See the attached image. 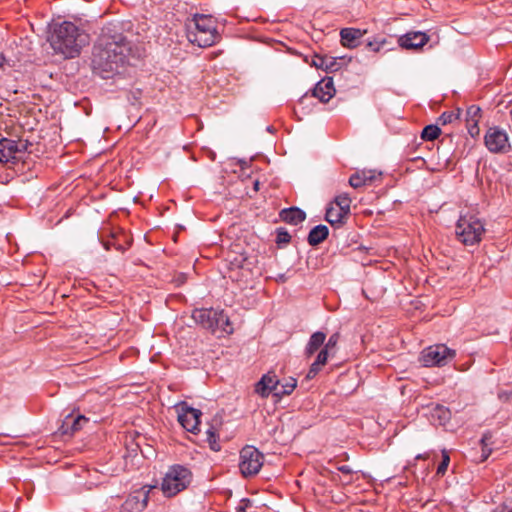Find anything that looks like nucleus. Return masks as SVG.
<instances>
[{
  "mask_svg": "<svg viewBox=\"0 0 512 512\" xmlns=\"http://www.w3.org/2000/svg\"><path fill=\"white\" fill-rule=\"evenodd\" d=\"M130 54L131 44L127 38L118 33L116 26L108 25L102 29V34L94 47L93 69L102 78H110L124 67Z\"/></svg>",
  "mask_w": 512,
  "mask_h": 512,
  "instance_id": "f257e3e1",
  "label": "nucleus"
},
{
  "mask_svg": "<svg viewBox=\"0 0 512 512\" xmlns=\"http://www.w3.org/2000/svg\"><path fill=\"white\" fill-rule=\"evenodd\" d=\"M49 42L56 53L62 54L65 58H74L88 43V35L74 23L64 21L54 25Z\"/></svg>",
  "mask_w": 512,
  "mask_h": 512,
  "instance_id": "f03ea898",
  "label": "nucleus"
},
{
  "mask_svg": "<svg viewBox=\"0 0 512 512\" xmlns=\"http://www.w3.org/2000/svg\"><path fill=\"white\" fill-rule=\"evenodd\" d=\"M186 27L188 40L199 47H210L221 38L217 21L211 15L196 14L188 20Z\"/></svg>",
  "mask_w": 512,
  "mask_h": 512,
  "instance_id": "7ed1b4c3",
  "label": "nucleus"
},
{
  "mask_svg": "<svg viewBox=\"0 0 512 512\" xmlns=\"http://www.w3.org/2000/svg\"><path fill=\"white\" fill-rule=\"evenodd\" d=\"M193 474L189 468L175 464L169 467L161 482V491L167 498H171L186 490L191 484Z\"/></svg>",
  "mask_w": 512,
  "mask_h": 512,
  "instance_id": "20e7f679",
  "label": "nucleus"
},
{
  "mask_svg": "<svg viewBox=\"0 0 512 512\" xmlns=\"http://www.w3.org/2000/svg\"><path fill=\"white\" fill-rule=\"evenodd\" d=\"M484 233V223L480 218L470 213L460 215L456 223L455 234L462 244L466 246L478 244Z\"/></svg>",
  "mask_w": 512,
  "mask_h": 512,
  "instance_id": "39448f33",
  "label": "nucleus"
},
{
  "mask_svg": "<svg viewBox=\"0 0 512 512\" xmlns=\"http://www.w3.org/2000/svg\"><path fill=\"white\" fill-rule=\"evenodd\" d=\"M192 318L197 324L212 333L231 334L233 332L229 317L223 310L196 309L192 313Z\"/></svg>",
  "mask_w": 512,
  "mask_h": 512,
  "instance_id": "423d86ee",
  "label": "nucleus"
},
{
  "mask_svg": "<svg viewBox=\"0 0 512 512\" xmlns=\"http://www.w3.org/2000/svg\"><path fill=\"white\" fill-rule=\"evenodd\" d=\"M264 455L253 446H245L240 451L239 469L244 477H251L263 466Z\"/></svg>",
  "mask_w": 512,
  "mask_h": 512,
  "instance_id": "0eeeda50",
  "label": "nucleus"
},
{
  "mask_svg": "<svg viewBox=\"0 0 512 512\" xmlns=\"http://www.w3.org/2000/svg\"><path fill=\"white\" fill-rule=\"evenodd\" d=\"M455 350L444 344L430 346L424 349L420 356L421 363L426 367L445 366L454 359Z\"/></svg>",
  "mask_w": 512,
  "mask_h": 512,
  "instance_id": "6e6552de",
  "label": "nucleus"
},
{
  "mask_svg": "<svg viewBox=\"0 0 512 512\" xmlns=\"http://www.w3.org/2000/svg\"><path fill=\"white\" fill-rule=\"evenodd\" d=\"M486 148L495 154H504L510 150L509 138L505 130L499 127H490L484 136Z\"/></svg>",
  "mask_w": 512,
  "mask_h": 512,
  "instance_id": "1a4fd4ad",
  "label": "nucleus"
},
{
  "mask_svg": "<svg viewBox=\"0 0 512 512\" xmlns=\"http://www.w3.org/2000/svg\"><path fill=\"white\" fill-rule=\"evenodd\" d=\"M155 485H145L133 491L120 507V512H142L147 507L150 492Z\"/></svg>",
  "mask_w": 512,
  "mask_h": 512,
  "instance_id": "9d476101",
  "label": "nucleus"
},
{
  "mask_svg": "<svg viewBox=\"0 0 512 512\" xmlns=\"http://www.w3.org/2000/svg\"><path fill=\"white\" fill-rule=\"evenodd\" d=\"M201 415L200 410L189 407L185 402L178 406V421L188 432L196 434L199 431Z\"/></svg>",
  "mask_w": 512,
  "mask_h": 512,
  "instance_id": "9b49d317",
  "label": "nucleus"
},
{
  "mask_svg": "<svg viewBox=\"0 0 512 512\" xmlns=\"http://www.w3.org/2000/svg\"><path fill=\"white\" fill-rule=\"evenodd\" d=\"M429 41V36L420 31L407 32L398 38V44L401 48L407 50H419Z\"/></svg>",
  "mask_w": 512,
  "mask_h": 512,
  "instance_id": "f8f14e48",
  "label": "nucleus"
},
{
  "mask_svg": "<svg viewBox=\"0 0 512 512\" xmlns=\"http://www.w3.org/2000/svg\"><path fill=\"white\" fill-rule=\"evenodd\" d=\"M24 148V144L15 140L7 138L0 139V162H13L17 159V154L21 153Z\"/></svg>",
  "mask_w": 512,
  "mask_h": 512,
  "instance_id": "ddd939ff",
  "label": "nucleus"
},
{
  "mask_svg": "<svg viewBox=\"0 0 512 512\" xmlns=\"http://www.w3.org/2000/svg\"><path fill=\"white\" fill-rule=\"evenodd\" d=\"M382 173L376 170H360L352 174L349 178L351 187L357 189L363 186H369L381 180Z\"/></svg>",
  "mask_w": 512,
  "mask_h": 512,
  "instance_id": "4468645a",
  "label": "nucleus"
},
{
  "mask_svg": "<svg viewBox=\"0 0 512 512\" xmlns=\"http://www.w3.org/2000/svg\"><path fill=\"white\" fill-rule=\"evenodd\" d=\"M335 92L333 79L327 77L315 85L312 90V97L319 99L322 103H327L335 95Z\"/></svg>",
  "mask_w": 512,
  "mask_h": 512,
  "instance_id": "2eb2a0df",
  "label": "nucleus"
},
{
  "mask_svg": "<svg viewBox=\"0 0 512 512\" xmlns=\"http://www.w3.org/2000/svg\"><path fill=\"white\" fill-rule=\"evenodd\" d=\"M87 422L88 418L83 415L73 416L69 414L64 418L60 431L63 435H73L75 432L82 429L83 425Z\"/></svg>",
  "mask_w": 512,
  "mask_h": 512,
  "instance_id": "dca6fc26",
  "label": "nucleus"
},
{
  "mask_svg": "<svg viewBox=\"0 0 512 512\" xmlns=\"http://www.w3.org/2000/svg\"><path fill=\"white\" fill-rule=\"evenodd\" d=\"M311 65L326 72H334L340 69V63L337 59L327 55H314Z\"/></svg>",
  "mask_w": 512,
  "mask_h": 512,
  "instance_id": "f3484780",
  "label": "nucleus"
},
{
  "mask_svg": "<svg viewBox=\"0 0 512 512\" xmlns=\"http://www.w3.org/2000/svg\"><path fill=\"white\" fill-rule=\"evenodd\" d=\"M279 380L275 375L266 374L257 382L255 392L261 397H268L277 388Z\"/></svg>",
  "mask_w": 512,
  "mask_h": 512,
  "instance_id": "a211bd4d",
  "label": "nucleus"
},
{
  "mask_svg": "<svg viewBox=\"0 0 512 512\" xmlns=\"http://www.w3.org/2000/svg\"><path fill=\"white\" fill-rule=\"evenodd\" d=\"M363 33L360 29L356 28H343L340 31L341 43L344 47L354 48L358 45V41Z\"/></svg>",
  "mask_w": 512,
  "mask_h": 512,
  "instance_id": "6ab92c4d",
  "label": "nucleus"
},
{
  "mask_svg": "<svg viewBox=\"0 0 512 512\" xmlns=\"http://www.w3.org/2000/svg\"><path fill=\"white\" fill-rule=\"evenodd\" d=\"M280 217L284 222L288 224L298 225L305 220L306 214L304 211L297 207H291L288 209H283L280 212Z\"/></svg>",
  "mask_w": 512,
  "mask_h": 512,
  "instance_id": "aec40b11",
  "label": "nucleus"
},
{
  "mask_svg": "<svg viewBox=\"0 0 512 512\" xmlns=\"http://www.w3.org/2000/svg\"><path fill=\"white\" fill-rule=\"evenodd\" d=\"M349 214L350 213L344 212L341 210V208L335 206L334 204H331V206L326 210L325 219L333 226L342 225L346 221Z\"/></svg>",
  "mask_w": 512,
  "mask_h": 512,
  "instance_id": "412c9836",
  "label": "nucleus"
},
{
  "mask_svg": "<svg viewBox=\"0 0 512 512\" xmlns=\"http://www.w3.org/2000/svg\"><path fill=\"white\" fill-rule=\"evenodd\" d=\"M330 354H332L330 350L326 349L325 347H322L315 361L310 366V369L307 373V378H314L318 374L321 368L327 363Z\"/></svg>",
  "mask_w": 512,
  "mask_h": 512,
  "instance_id": "4be33fe9",
  "label": "nucleus"
},
{
  "mask_svg": "<svg viewBox=\"0 0 512 512\" xmlns=\"http://www.w3.org/2000/svg\"><path fill=\"white\" fill-rule=\"evenodd\" d=\"M326 334L321 331L314 332L306 345L305 354L310 357L322 346H324Z\"/></svg>",
  "mask_w": 512,
  "mask_h": 512,
  "instance_id": "5701e85b",
  "label": "nucleus"
},
{
  "mask_svg": "<svg viewBox=\"0 0 512 512\" xmlns=\"http://www.w3.org/2000/svg\"><path fill=\"white\" fill-rule=\"evenodd\" d=\"M329 235V229L325 225H317L308 234L309 245L316 246L322 243Z\"/></svg>",
  "mask_w": 512,
  "mask_h": 512,
  "instance_id": "b1692460",
  "label": "nucleus"
},
{
  "mask_svg": "<svg viewBox=\"0 0 512 512\" xmlns=\"http://www.w3.org/2000/svg\"><path fill=\"white\" fill-rule=\"evenodd\" d=\"M351 202L352 200L347 193H341L335 197L334 202L332 204L341 208V210H343L344 212L350 213Z\"/></svg>",
  "mask_w": 512,
  "mask_h": 512,
  "instance_id": "393cba45",
  "label": "nucleus"
},
{
  "mask_svg": "<svg viewBox=\"0 0 512 512\" xmlns=\"http://www.w3.org/2000/svg\"><path fill=\"white\" fill-rule=\"evenodd\" d=\"M440 133H441V130H440V128L438 126H436V125H427L423 129V131L421 133V137H422L423 140L433 141L436 138H438Z\"/></svg>",
  "mask_w": 512,
  "mask_h": 512,
  "instance_id": "a878e982",
  "label": "nucleus"
},
{
  "mask_svg": "<svg viewBox=\"0 0 512 512\" xmlns=\"http://www.w3.org/2000/svg\"><path fill=\"white\" fill-rule=\"evenodd\" d=\"M450 415L451 414L449 409L442 405H437L432 412V417H437L440 424H444L446 421H448L450 419Z\"/></svg>",
  "mask_w": 512,
  "mask_h": 512,
  "instance_id": "bb28decb",
  "label": "nucleus"
},
{
  "mask_svg": "<svg viewBox=\"0 0 512 512\" xmlns=\"http://www.w3.org/2000/svg\"><path fill=\"white\" fill-rule=\"evenodd\" d=\"M481 118V108L477 105H471L467 108L466 111V122H479Z\"/></svg>",
  "mask_w": 512,
  "mask_h": 512,
  "instance_id": "cd10ccee",
  "label": "nucleus"
},
{
  "mask_svg": "<svg viewBox=\"0 0 512 512\" xmlns=\"http://www.w3.org/2000/svg\"><path fill=\"white\" fill-rule=\"evenodd\" d=\"M206 434L210 448L213 451H219L221 449V446L217 441L218 436L216 435V433L212 430V428H210L207 430Z\"/></svg>",
  "mask_w": 512,
  "mask_h": 512,
  "instance_id": "c85d7f7f",
  "label": "nucleus"
},
{
  "mask_svg": "<svg viewBox=\"0 0 512 512\" xmlns=\"http://www.w3.org/2000/svg\"><path fill=\"white\" fill-rule=\"evenodd\" d=\"M449 463H450V457L446 451H443L442 452V461L440 462V464L437 467V472H436L437 475L443 476L447 471Z\"/></svg>",
  "mask_w": 512,
  "mask_h": 512,
  "instance_id": "c756f323",
  "label": "nucleus"
},
{
  "mask_svg": "<svg viewBox=\"0 0 512 512\" xmlns=\"http://www.w3.org/2000/svg\"><path fill=\"white\" fill-rule=\"evenodd\" d=\"M340 335L339 333L332 334L328 341L324 343V346L326 349L330 350L332 352V355L335 354L336 346L339 342Z\"/></svg>",
  "mask_w": 512,
  "mask_h": 512,
  "instance_id": "7c9ffc66",
  "label": "nucleus"
},
{
  "mask_svg": "<svg viewBox=\"0 0 512 512\" xmlns=\"http://www.w3.org/2000/svg\"><path fill=\"white\" fill-rule=\"evenodd\" d=\"M296 386H297L296 379L291 377L288 380H286L284 383H282L283 391L281 393L290 395L294 391Z\"/></svg>",
  "mask_w": 512,
  "mask_h": 512,
  "instance_id": "2f4dec72",
  "label": "nucleus"
},
{
  "mask_svg": "<svg viewBox=\"0 0 512 512\" xmlns=\"http://www.w3.org/2000/svg\"><path fill=\"white\" fill-rule=\"evenodd\" d=\"M291 240V236L290 234L283 228H278L277 229V238H276V242L278 244H287L289 243Z\"/></svg>",
  "mask_w": 512,
  "mask_h": 512,
  "instance_id": "473e14b6",
  "label": "nucleus"
},
{
  "mask_svg": "<svg viewBox=\"0 0 512 512\" xmlns=\"http://www.w3.org/2000/svg\"><path fill=\"white\" fill-rule=\"evenodd\" d=\"M457 116L453 112H444L439 117V121L445 125L447 123H451L454 119H456Z\"/></svg>",
  "mask_w": 512,
  "mask_h": 512,
  "instance_id": "72a5a7b5",
  "label": "nucleus"
},
{
  "mask_svg": "<svg viewBox=\"0 0 512 512\" xmlns=\"http://www.w3.org/2000/svg\"><path fill=\"white\" fill-rule=\"evenodd\" d=\"M478 123L479 122L467 123L468 133L473 138L477 137L480 133V128L478 126Z\"/></svg>",
  "mask_w": 512,
  "mask_h": 512,
  "instance_id": "f704fd0d",
  "label": "nucleus"
},
{
  "mask_svg": "<svg viewBox=\"0 0 512 512\" xmlns=\"http://www.w3.org/2000/svg\"><path fill=\"white\" fill-rule=\"evenodd\" d=\"M337 470L346 475H351L354 472L353 469L348 465L338 466Z\"/></svg>",
  "mask_w": 512,
  "mask_h": 512,
  "instance_id": "c9c22d12",
  "label": "nucleus"
},
{
  "mask_svg": "<svg viewBox=\"0 0 512 512\" xmlns=\"http://www.w3.org/2000/svg\"><path fill=\"white\" fill-rule=\"evenodd\" d=\"M382 44L383 43H379V42H368L366 46L370 50H372L374 52H378L380 50V47Z\"/></svg>",
  "mask_w": 512,
  "mask_h": 512,
  "instance_id": "e433bc0d",
  "label": "nucleus"
},
{
  "mask_svg": "<svg viewBox=\"0 0 512 512\" xmlns=\"http://www.w3.org/2000/svg\"><path fill=\"white\" fill-rule=\"evenodd\" d=\"M283 391V387H282V383H280V381L277 383V388L275 390L272 391V393L277 396V397H282V396H285L286 394H282L281 392Z\"/></svg>",
  "mask_w": 512,
  "mask_h": 512,
  "instance_id": "4c0bfd02",
  "label": "nucleus"
},
{
  "mask_svg": "<svg viewBox=\"0 0 512 512\" xmlns=\"http://www.w3.org/2000/svg\"><path fill=\"white\" fill-rule=\"evenodd\" d=\"M5 61V57L3 56V54H0V67L3 65Z\"/></svg>",
  "mask_w": 512,
  "mask_h": 512,
  "instance_id": "58836bf2",
  "label": "nucleus"
},
{
  "mask_svg": "<svg viewBox=\"0 0 512 512\" xmlns=\"http://www.w3.org/2000/svg\"><path fill=\"white\" fill-rule=\"evenodd\" d=\"M238 512H244V508H242V507L238 508Z\"/></svg>",
  "mask_w": 512,
  "mask_h": 512,
  "instance_id": "ea45409f",
  "label": "nucleus"
},
{
  "mask_svg": "<svg viewBox=\"0 0 512 512\" xmlns=\"http://www.w3.org/2000/svg\"><path fill=\"white\" fill-rule=\"evenodd\" d=\"M485 440H486V437L484 436V437L482 438V440H481V441H482V443H484V442H485Z\"/></svg>",
  "mask_w": 512,
  "mask_h": 512,
  "instance_id": "a19ab883",
  "label": "nucleus"
},
{
  "mask_svg": "<svg viewBox=\"0 0 512 512\" xmlns=\"http://www.w3.org/2000/svg\"><path fill=\"white\" fill-rule=\"evenodd\" d=\"M255 189H258V182L255 183Z\"/></svg>",
  "mask_w": 512,
  "mask_h": 512,
  "instance_id": "79ce46f5",
  "label": "nucleus"
},
{
  "mask_svg": "<svg viewBox=\"0 0 512 512\" xmlns=\"http://www.w3.org/2000/svg\"><path fill=\"white\" fill-rule=\"evenodd\" d=\"M510 117H511V121H512V108H511V111H510Z\"/></svg>",
  "mask_w": 512,
  "mask_h": 512,
  "instance_id": "37998d69",
  "label": "nucleus"
}]
</instances>
